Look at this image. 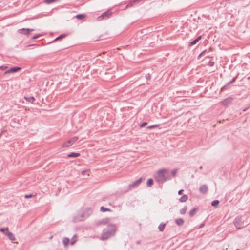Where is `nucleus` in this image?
Segmentation results:
<instances>
[{
  "mask_svg": "<svg viewBox=\"0 0 250 250\" xmlns=\"http://www.w3.org/2000/svg\"><path fill=\"white\" fill-rule=\"evenodd\" d=\"M239 74V73H237L236 76L235 77H234L233 78H232V79L230 81L228 82V84H230L233 83L236 81V80L237 78L238 77Z\"/></svg>",
  "mask_w": 250,
  "mask_h": 250,
  "instance_id": "26",
  "label": "nucleus"
},
{
  "mask_svg": "<svg viewBox=\"0 0 250 250\" xmlns=\"http://www.w3.org/2000/svg\"><path fill=\"white\" fill-rule=\"evenodd\" d=\"M233 223L237 229H240L245 226L242 216L236 217L233 221Z\"/></svg>",
  "mask_w": 250,
  "mask_h": 250,
  "instance_id": "3",
  "label": "nucleus"
},
{
  "mask_svg": "<svg viewBox=\"0 0 250 250\" xmlns=\"http://www.w3.org/2000/svg\"><path fill=\"white\" fill-rule=\"evenodd\" d=\"M202 168H203L202 166H200V167H199V169H202Z\"/></svg>",
  "mask_w": 250,
  "mask_h": 250,
  "instance_id": "47",
  "label": "nucleus"
},
{
  "mask_svg": "<svg viewBox=\"0 0 250 250\" xmlns=\"http://www.w3.org/2000/svg\"><path fill=\"white\" fill-rule=\"evenodd\" d=\"M34 30L33 29L30 28H22L18 30V32L20 34L28 35L29 34L30 32L33 31Z\"/></svg>",
  "mask_w": 250,
  "mask_h": 250,
  "instance_id": "8",
  "label": "nucleus"
},
{
  "mask_svg": "<svg viewBox=\"0 0 250 250\" xmlns=\"http://www.w3.org/2000/svg\"><path fill=\"white\" fill-rule=\"evenodd\" d=\"M137 244H139L140 243V241H138L137 242H136Z\"/></svg>",
  "mask_w": 250,
  "mask_h": 250,
  "instance_id": "46",
  "label": "nucleus"
},
{
  "mask_svg": "<svg viewBox=\"0 0 250 250\" xmlns=\"http://www.w3.org/2000/svg\"><path fill=\"white\" fill-rule=\"evenodd\" d=\"M80 156V154L77 152H71L67 155L68 158H76Z\"/></svg>",
  "mask_w": 250,
  "mask_h": 250,
  "instance_id": "14",
  "label": "nucleus"
},
{
  "mask_svg": "<svg viewBox=\"0 0 250 250\" xmlns=\"http://www.w3.org/2000/svg\"><path fill=\"white\" fill-rule=\"evenodd\" d=\"M214 65V62L213 61H212L211 60H210L208 62V65L209 66H213Z\"/></svg>",
  "mask_w": 250,
  "mask_h": 250,
  "instance_id": "39",
  "label": "nucleus"
},
{
  "mask_svg": "<svg viewBox=\"0 0 250 250\" xmlns=\"http://www.w3.org/2000/svg\"><path fill=\"white\" fill-rule=\"evenodd\" d=\"M232 98L229 97L221 101V103L224 106H227L232 102Z\"/></svg>",
  "mask_w": 250,
  "mask_h": 250,
  "instance_id": "9",
  "label": "nucleus"
},
{
  "mask_svg": "<svg viewBox=\"0 0 250 250\" xmlns=\"http://www.w3.org/2000/svg\"><path fill=\"white\" fill-rule=\"evenodd\" d=\"M141 0H131L125 6V9L132 7L135 4L139 2Z\"/></svg>",
  "mask_w": 250,
  "mask_h": 250,
  "instance_id": "11",
  "label": "nucleus"
},
{
  "mask_svg": "<svg viewBox=\"0 0 250 250\" xmlns=\"http://www.w3.org/2000/svg\"><path fill=\"white\" fill-rule=\"evenodd\" d=\"M8 228H1L0 229V231L3 233L5 235V233L8 230Z\"/></svg>",
  "mask_w": 250,
  "mask_h": 250,
  "instance_id": "29",
  "label": "nucleus"
},
{
  "mask_svg": "<svg viewBox=\"0 0 250 250\" xmlns=\"http://www.w3.org/2000/svg\"><path fill=\"white\" fill-rule=\"evenodd\" d=\"M8 67L6 65H2L0 66V70H6Z\"/></svg>",
  "mask_w": 250,
  "mask_h": 250,
  "instance_id": "40",
  "label": "nucleus"
},
{
  "mask_svg": "<svg viewBox=\"0 0 250 250\" xmlns=\"http://www.w3.org/2000/svg\"><path fill=\"white\" fill-rule=\"evenodd\" d=\"M33 196H34V195L32 194H26V195H24V198L26 199H28V198L33 197Z\"/></svg>",
  "mask_w": 250,
  "mask_h": 250,
  "instance_id": "37",
  "label": "nucleus"
},
{
  "mask_svg": "<svg viewBox=\"0 0 250 250\" xmlns=\"http://www.w3.org/2000/svg\"><path fill=\"white\" fill-rule=\"evenodd\" d=\"M142 181V178L140 177L139 179L135 180L132 184H129L128 186V189L125 191V192H127L129 190H131L132 188H136L139 186Z\"/></svg>",
  "mask_w": 250,
  "mask_h": 250,
  "instance_id": "5",
  "label": "nucleus"
},
{
  "mask_svg": "<svg viewBox=\"0 0 250 250\" xmlns=\"http://www.w3.org/2000/svg\"><path fill=\"white\" fill-rule=\"evenodd\" d=\"M204 226V224H203H203H201L200 225V228H202V227H203Z\"/></svg>",
  "mask_w": 250,
  "mask_h": 250,
  "instance_id": "45",
  "label": "nucleus"
},
{
  "mask_svg": "<svg viewBox=\"0 0 250 250\" xmlns=\"http://www.w3.org/2000/svg\"><path fill=\"white\" fill-rule=\"evenodd\" d=\"M154 178L159 183H163L171 179V175L167 169H161L157 171L154 176Z\"/></svg>",
  "mask_w": 250,
  "mask_h": 250,
  "instance_id": "1",
  "label": "nucleus"
},
{
  "mask_svg": "<svg viewBox=\"0 0 250 250\" xmlns=\"http://www.w3.org/2000/svg\"><path fill=\"white\" fill-rule=\"evenodd\" d=\"M116 233V229L115 226H110L106 229H104L102 233L101 236V240H106L109 238L113 236Z\"/></svg>",
  "mask_w": 250,
  "mask_h": 250,
  "instance_id": "2",
  "label": "nucleus"
},
{
  "mask_svg": "<svg viewBox=\"0 0 250 250\" xmlns=\"http://www.w3.org/2000/svg\"><path fill=\"white\" fill-rule=\"evenodd\" d=\"M24 99L26 100V101L31 103H33L34 101L35 100V99L33 96H25Z\"/></svg>",
  "mask_w": 250,
  "mask_h": 250,
  "instance_id": "15",
  "label": "nucleus"
},
{
  "mask_svg": "<svg viewBox=\"0 0 250 250\" xmlns=\"http://www.w3.org/2000/svg\"><path fill=\"white\" fill-rule=\"evenodd\" d=\"M202 38V36H198L196 39V40L197 41V42H198Z\"/></svg>",
  "mask_w": 250,
  "mask_h": 250,
  "instance_id": "41",
  "label": "nucleus"
},
{
  "mask_svg": "<svg viewBox=\"0 0 250 250\" xmlns=\"http://www.w3.org/2000/svg\"><path fill=\"white\" fill-rule=\"evenodd\" d=\"M177 170L178 169H173L171 172L170 173V174L171 175V176H173V177H174L177 172Z\"/></svg>",
  "mask_w": 250,
  "mask_h": 250,
  "instance_id": "28",
  "label": "nucleus"
},
{
  "mask_svg": "<svg viewBox=\"0 0 250 250\" xmlns=\"http://www.w3.org/2000/svg\"><path fill=\"white\" fill-rule=\"evenodd\" d=\"M146 79H150L151 77V75L149 74H147L146 76Z\"/></svg>",
  "mask_w": 250,
  "mask_h": 250,
  "instance_id": "43",
  "label": "nucleus"
},
{
  "mask_svg": "<svg viewBox=\"0 0 250 250\" xmlns=\"http://www.w3.org/2000/svg\"><path fill=\"white\" fill-rule=\"evenodd\" d=\"M92 213V210L90 208H87L83 213V216L87 217Z\"/></svg>",
  "mask_w": 250,
  "mask_h": 250,
  "instance_id": "17",
  "label": "nucleus"
},
{
  "mask_svg": "<svg viewBox=\"0 0 250 250\" xmlns=\"http://www.w3.org/2000/svg\"><path fill=\"white\" fill-rule=\"evenodd\" d=\"M76 17L79 20L83 19L84 17H85V15L84 14H78L76 16Z\"/></svg>",
  "mask_w": 250,
  "mask_h": 250,
  "instance_id": "31",
  "label": "nucleus"
},
{
  "mask_svg": "<svg viewBox=\"0 0 250 250\" xmlns=\"http://www.w3.org/2000/svg\"><path fill=\"white\" fill-rule=\"evenodd\" d=\"M78 137L77 136L73 137L63 143L62 145V147H68L72 146L75 142L77 141Z\"/></svg>",
  "mask_w": 250,
  "mask_h": 250,
  "instance_id": "4",
  "label": "nucleus"
},
{
  "mask_svg": "<svg viewBox=\"0 0 250 250\" xmlns=\"http://www.w3.org/2000/svg\"><path fill=\"white\" fill-rule=\"evenodd\" d=\"M202 38V36H198L196 39V40L197 41V42H198Z\"/></svg>",
  "mask_w": 250,
  "mask_h": 250,
  "instance_id": "42",
  "label": "nucleus"
},
{
  "mask_svg": "<svg viewBox=\"0 0 250 250\" xmlns=\"http://www.w3.org/2000/svg\"><path fill=\"white\" fill-rule=\"evenodd\" d=\"M183 191H184L183 189H181V190H179L178 193L179 195H181V194H183Z\"/></svg>",
  "mask_w": 250,
  "mask_h": 250,
  "instance_id": "44",
  "label": "nucleus"
},
{
  "mask_svg": "<svg viewBox=\"0 0 250 250\" xmlns=\"http://www.w3.org/2000/svg\"><path fill=\"white\" fill-rule=\"evenodd\" d=\"M69 241H69V238H68L67 237L64 238L63 239V245H64V246H67Z\"/></svg>",
  "mask_w": 250,
  "mask_h": 250,
  "instance_id": "24",
  "label": "nucleus"
},
{
  "mask_svg": "<svg viewBox=\"0 0 250 250\" xmlns=\"http://www.w3.org/2000/svg\"><path fill=\"white\" fill-rule=\"evenodd\" d=\"M159 126V125H149L146 127L147 129H153L155 128L158 127Z\"/></svg>",
  "mask_w": 250,
  "mask_h": 250,
  "instance_id": "27",
  "label": "nucleus"
},
{
  "mask_svg": "<svg viewBox=\"0 0 250 250\" xmlns=\"http://www.w3.org/2000/svg\"><path fill=\"white\" fill-rule=\"evenodd\" d=\"M188 199V195L185 194L183 195L181 197H180L179 199L180 202H185L187 201Z\"/></svg>",
  "mask_w": 250,
  "mask_h": 250,
  "instance_id": "18",
  "label": "nucleus"
},
{
  "mask_svg": "<svg viewBox=\"0 0 250 250\" xmlns=\"http://www.w3.org/2000/svg\"><path fill=\"white\" fill-rule=\"evenodd\" d=\"M229 84H228V83L225 85H224L221 89V91H223L226 89H227L228 86L229 85Z\"/></svg>",
  "mask_w": 250,
  "mask_h": 250,
  "instance_id": "36",
  "label": "nucleus"
},
{
  "mask_svg": "<svg viewBox=\"0 0 250 250\" xmlns=\"http://www.w3.org/2000/svg\"><path fill=\"white\" fill-rule=\"evenodd\" d=\"M21 69L20 67H11L9 69L6 70L4 73V75H7L9 73H14L17 72Z\"/></svg>",
  "mask_w": 250,
  "mask_h": 250,
  "instance_id": "7",
  "label": "nucleus"
},
{
  "mask_svg": "<svg viewBox=\"0 0 250 250\" xmlns=\"http://www.w3.org/2000/svg\"><path fill=\"white\" fill-rule=\"evenodd\" d=\"M85 171H83L82 172V174H84V173H85Z\"/></svg>",
  "mask_w": 250,
  "mask_h": 250,
  "instance_id": "48",
  "label": "nucleus"
},
{
  "mask_svg": "<svg viewBox=\"0 0 250 250\" xmlns=\"http://www.w3.org/2000/svg\"><path fill=\"white\" fill-rule=\"evenodd\" d=\"M206 50H204V51H203L198 56V59H200V58L203 56L204 55L205 53L206 52Z\"/></svg>",
  "mask_w": 250,
  "mask_h": 250,
  "instance_id": "35",
  "label": "nucleus"
},
{
  "mask_svg": "<svg viewBox=\"0 0 250 250\" xmlns=\"http://www.w3.org/2000/svg\"><path fill=\"white\" fill-rule=\"evenodd\" d=\"M77 237V235L75 234L73 236V238H72L71 239V245H74L76 241V240L75 239V238Z\"/></svg>",
  "mask_w": 250,
  "mask_h": 250,
  "instance_id": "32",
  "label": "nucleus"
},
{
  "mask_svg": "<svg viewBox=\"0 0 250 250\" xmlns=\"http://www.w3.org/2000/svg\"><path fill=\"white\" fill-rule=\"evenodd\" d=\"M247 109H248V108H245V109H244V110H243V111H246V110H247Z\"/></svg>",
  "mask_w": 250,
  "mask_h": 250,
  "instance_id": "49",
  "label": "nucleus"
},
{
  "mask_svg": "<svg viewBox=\"0 0 250 250\" xmlns=\"http://www.w3.org/2000/svg\"><path fill=\"white\" fill-rule=\"evenodd\" d=\"M41 36H42V34H36V35H34L32 37V39H38V38H39V37H40Z\"/></svg>",
  "mask_w": 250,
  "mask_h": 250,
  "instance_id": "34",
  "label": "nucleus"
},
{
  "mask_svg": "<svg viewBox=\"0 0 250 250\" xmlns=\"http://www.w3.org/2000/svg\"><path fill=\"white\" fill-rule=\"evenodd\" d=\"M197 41L195 39L194 40L190 42H189L188 44V46H192L195 44H196L197 43Z\"/></svg>",
  "mask_w": 250,
  "mask_h": 250,
  "instance_id": "30",
  "label": "nucleus"
},
{
  "mask_svg": "<svg viewBox=\"0 0 250 250\" xmlns=\"http://www.w3.org/2000/svg\"><path fill=\"white\" fill-rule=\"evenodd\" d=\"M5 235L12 241H13L15 240V238L11 232L7 231L5 233Z\"/></svg>",
  "mask_w": 250,
  "mask_h": 250,
  "instance_id": "12",
  "label": "nucleus"
},
{
  "mask_svg": "<svg viewBox=\"0 0 250 250\" xmlns=\"http://www.w3.org/2000/svg\"><path fill=\"white\" fill-rule=\"evenodd\" d=\"M184 220L182 218H178L175 220L176 224L179 226H182L184 224Z\"/></svg>",
  "mask_w": 250,
  "mask_h": 250,
  "instance_id": "16",
  "label": "nucleus"
},
{
  "mask_svg": "<svg viewBox=\"0 0 250 250\" xmlns=\"http://www.w3.org/2000/svg\"><path fill=\"white\" fill-rule=\"evenodd\" d=\"M110 210H111L110 209H109L108 208H105L103 206H102L100 208V211L103 212H104L105 211H109Z\"/></svg>",
  "mask_w": 250,
  "mask_h": 250,
  "instance_id": "25",
  "label": "nucleus"
},
{
  "mask_svg": "<svg viewBox=\"0 0 250 250\" xmlns=\"http://www.w3.org/2000/svg\"><path fill=\"white\" fill-rule=\"evenodd\" d=\"M197 208H192L189 212V216L190 217H193L196 213Z\"/></svg>",
  "mask_w": 250,
  "mask_h": 250,
  "instance_id": "20",
  "label": "nucleus"
},
{
  "mask_svg": "<svg viewBox=\"0 0 250 250\" xmlns=\"http://www.w3.org/2000/svg\"><path fill=\"white\" fill-rule=\"evenodd\" d=\"M57 0H45V2L47 4H51L55 2Z\"/></svg>",
  "mask_w": 250,
  "mask_h": 250,
  "instance_id": "33",
  "label": "nucleus"
},
{
  "mask_svg": "<svg viewBox=\"0 0 250 250\" xmlns=\"http://www.w3.org/2000/svg\"><path fill=\"white\" fill-rule=\"evenodd\" d=\"M166 226V224L163 223H161L158 226V229L160 231H163Z\"/></svg>",
  "mask_w": 250,
  "mask_h": 250,
  "instance_id": "19",
  "label": "nucleus"
},
{
  "mask_svg": "<svg viewBox=\"0 0 250 250\" xmlns=\"http://www.w3.org/2000/svg\"><path fill=\"white\" fill-rule=\"evenodd\" d=\"M147 124V123L146 122H143L140 125V127L141 128L145 127L146 125Z\"/></svg>",
  "mask_w": 250,
  "mask_h": 250,
  "instance_id": "38",
  "label": "nucleus"
},
{
  "mask_svg": "<svg viewBox=\"0 0 250 250\" xmlns=\"http://www.w3.org/2000/svg\"><path fill=\"white\" fill-rule=\"evenodd\" d=\"M188 207L187 206H184L182 209L180 210V213L181 214H185L187 210Z\"/></svg>",
  "mask_w": 250,
  "mask_h": 250,
  "instance_id": "23",
  "label": "nucleus"
},
{
  "mask_svg": "<svg viewBox=\"0 0 250 250\" xmlns=\"http://www.w3.org/2000/svg\"><path fill=\"white\" fill-rule=\"evenodd\" d=\"M219 201L218 200H215L211 202V205L214 207H216L218 206Z\"/></svg>",
  "mask_w": 250,
  "mask_h": 250,
  "instance_id": "21",
  "label": "nucleus"
},
{
  "mask_svg": "<svg viewBox=\"0 0 250 250\" xmlns=\"http://www.w3.org/2000/svg\"><path fill=\"white\" fill-rule=\"evenodd\" d=\"M112 14V12L110 10H108L103 13L101 16L98 17L99 21L102 20H106L108 19Z\"/></svg>",
  "mask_w": 250,
  "mask_h": 250,
  "instance_id": "6",
  "label": "nucleus"
},
{
  "mask_svg": "<svg viewBox=\"0 0 250 250\" xmlns=\"http://www.w3.org/2000/svg\"><path fill=\"white\" fill-rule=\"evenodd\" d=\"M208 188L207 185H203L199 188V192L204 194H206L208 192Z\"/></svg>",
  "mask_w": 250,
  "mask_h": 250,
  "instance_id": "10",
  "label": "nucleus"
},
{
  "mask_svg": "<svg viewBox=\"0 0 250 250\" xmlns=\"http://www.w3.org/2000/svg\"><path fill=\"white\" fill-rule=\"evenodd\" d=\"M153 180L151 178H150L147 181V183H146V185L148 187H150L152 186V185H153Z\"/></svg>",
  "mask_w": 250,
  "mask_h": 250,
  "instance_id": "22",
  "label": "nucleus"
},
{
  "mask_svg": "<svg viewBox=\"0 0 250 250\" xmlns=\"http://www.w3.org/2000/svg\"><path fill=\"white\" fill-rule=\"evenodd\" d=\"M68 35L67 34H62L61 35L59 36L57 38H56L51 42H54L56 41H57L58 40H60L61 39H62L64 38H65Z\"/></svg>",
  "mask_w": 250,
  "mask_h": 250,
  "instance_id": "13",
  "label": "nucleus"
}]
</instances>
